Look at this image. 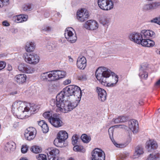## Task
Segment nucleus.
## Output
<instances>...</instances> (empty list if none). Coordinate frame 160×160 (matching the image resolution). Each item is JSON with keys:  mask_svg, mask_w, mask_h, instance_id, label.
Listing matches in <instances>:
<instances>
[{"mask_svg": "<svg viewBox=\"0 0 160 160\" xmlns=\"http://www.w3.org/2000/svg\"><path fill=\"white\" fill-rule=\"evenodd\" d=\"M82 91L79 87L75 85H70L64 88L58 94V105L68 106L63 111L72 110L77 107L82 97Z\"/></svg>", "mask_w": 160, "mask_h": 160, "instance_id": "1", "label": "nucleus"}, {"mask_svg": "<svg viewBox=\"0 0 160 160\" xmlns=\"http://www.w3.org/2000/svg\"><path fill=\"white\" fill-rule=\"evenodd\" d=\"M21 101L14 102L12 106V112L13 115L18 118L23 119L28 117L29 114H34L37 112L38 106L33 103L28 104Z\"/></svg>", "mask_w": 160, "mask_h": 160, "instance_id": "2", "label": "nucleus"}, {"mask_svg": "<svg viewBox=\"0 0 160 160\" xmlns=\"http://www.w3.org/2000/svg\"><path fill=\"white\" fill-rule=\"evenodd\" d=\"M96 78L103 85L113 87L118 81V76L109 69L104 67H99L95 72Z\"/></svg>", "mask_w": 160, "mask_h": 160, "instance_id": "3", "label": "nucleus"}, {"mask_svg": "<svg viewBox=\"0 0 160 160\" xmlns=\"http://www.w3.org/2000/svg\"><path fill=\"white\" fill-rule=\"evenodd\" d=\"M22 57L25 62L30 64L36 65L40 61L39 57L34 53L25 52Z\"/></svg>", "mask_w": 160, "mask_h": 160, "instance_id": "4", "label": "nucleus"}, {"mask_svg": "<svg viewBox=\"0 0 160 160\" xmlns=\"http://www.w3.org/2000/svg\"><path fill=\"white\" fill-rule=\"evenodd\" d=\"M98 4L99 8L104 11H109L114 7L113 2L112 0H98Z\"/></svg>", "mask_w": 160, "mask_h": 160, "instance_id": "5", "label": "nucleus"}, {"mask_svg": "<svg viewBox=\"0 0 160 160\" xmlns=\"http://www.w3.org/2000/svg\"><path fill=\"white\" fill-rule=\"evenodd\" d=\"M64 35L67 41L71 43L75 42L77 39L75 32L71 27L66 28L65 31Z\"/></svg>", "mask_w": 160, "mask_h": 160, "instance_id": "6", "label": "nucleus"}, {"mask_svg": "<svg viewBox=\"0 0 160 160\" xmlns=\"http://www.w3.org/2000/svg\"><path fill=\"white\" fill-rule=\"evenodd\" d=\"M92 160H105L104 152L99 148H95L92 152Z\"/></svg>", "mask_w": 160, "mask_h": 160, "instance_id": "7", "label": "nucleus"}, {"mask_svg": "<svg viewBox=\"0 0 160 160\" xmlns=\"http://www.w3.org/2000/svg\"><path fill=\"white\" fill-rule=\"evenodd\" d=\"M77 18L81 22H84L87 20L89 16L88 11L85 8H82L77 12Z\"/></svg>", "mask_w": 160, "mask_h": 160, "instance_id": "8", "label": "nucleus"}, {"mask_svg": "<svg viewBox=\"0 0 160 160\" xmlns=\"http://www.w3.org/2000/svg\"><path fill=\"white\" fill-rule=\"evenodd\" d=\"M18 69L20 71L27 73H32L35 71V68L24 63L20 64L18 66Z\"/></svg>", "mask_w": 160, "mask_h": 160, "instance_id": "9", "label": "nucleus"}, {"mask_svg": "<svg viewBox=\"0 0 160 160\" xmlns=\"http://www.w3.org/2000/svg\"><path fill=\"white\" fill-rule=\"evenodd\" d=\"M84 27L86 29L93 31L98 28V24L96 21L90 20L87 21L84 23Z\"/></svg>", "mask_w": 160, "mask_h": 160, "instance_id": "10", "label": "nucleus"}, {"mask_svg": "<svg viewBox=\"0 0 160 160\" xmlns=\"http://www.w3.org/2000/svg\"><path fill=\"white\" fill-rule=\"evenodd\" d=\"M49 122L55 127L58 128L62 125V122L58 115L56 113L53 114V116L49 120Z\"/></svg>", "mask_w": 160, "mask_h": 160, "instance_id": "11", "label": "nucleus"}, {"mask_svg": "<svg viewBox=\"0 0 160 160\" xmlns=\"http://www.w3.org/2000/svg\"><path fill=\"white\" fill-rule=\"evenodd\" d=\"M57 96L56 97V100L55 99H51L50 101V103L51 106L52 107L56 106L57 107V108L56 110V112H58L60 111L63 113H67L68 112L71 111L72 110H68V111H66V112L65 111H63V109H64L66 108H67L66 107L68 106L67 105H61V106H59L58 105V99L57 98ZM60 104L62 105L61 104Z\"/></svg>", "mask_w": 160, "mask_h": 160, "instance_id": "12", "label": "nucleus"}, {"mask_svg": "<svg viewBox=\"0 0 160 160\" xmlns=\"http://www.w3.org/2000/svg\"><path fill=\"white\" fill-rule=\"evenodd\" d=\"M36 134L35 128L32 127H29L25 131V137L27 140H30L34 138Z\"/></svg>", "mask_w": 160, "mask_h": 160, "instance_id": "13", "label": "nucleus"}, {"mask_svg": "<svg viewBox=\"0 0 160 160\" xmlns=\"http://www.w3.org/2000/svg\"><path fill=\"white\" fill-rule=\"evenodd\" d=\"M146 148L149 152H151L157 149L158 147L157 141L153 139H150L145 144Z\"/></svg>", "mask_w": 160, "mask_h": 160, "instance_id": "14", "label": "nucleus"}, {"mask_svg": "<svg viewBox=\"0 0 160 160\" xmlns=\"http://www.w3.org/2000/svg\"><path fill=\"white\" fill-rule=\"evenodd\" d=\"M129 38L131 41L138 44H140V43L141 42L140 41L142 38V36L141 33H140L134 32L129 34Z\"/></svg>", "mask_w": 160, "mask_h": 160, "instance_id": "15", "label": "nucleus"}, {"mask_svg": "<svg viewBox=\"0 0 160 160\" xmlns=\"http://www.w3.org/2000/svg\"><path fill=\"white\" fill-rule=\"evenodd\" d=\"M53 81L64 78L66 75V72L63 71L55 70L51 71Z\"/></svg>", "mask_w": 160, "mask_h": 160, "instance_id": "16", "label": "nucleus"}, {"mask_svg": "<svg viewBox=\"0 0 160 160\" xmlns=\"http://www.w3.org/2000/svg\"><path fill=\"white\" fill-rule=\"evenodd\" d=\"M87 61L86 58L82 56L79 57L77 60V65L80 69H84L86 66Z\"/></svg>", "mask_w": 160, "mask_h": 160, "instance_id": "17", "label": "nucleus"}, {"mask_svg": "<svg viewBox=\"0 0 160 160\" xmlns=\"http://www.w3.org/2000/svg\"><path fill=\"white\" fill-rule=\"evenodd\" d=\"M143 153V148L141 146H138L135 148L133 155L131 156L130 158L132 159L138 158Z\"/></svg>", "mask_w": 160, "mask_h": 160, "instance_id": "18", "label": "nucleus"}, {"mask_svg": "<svg viewBox=\"0 0 160 160\" xmlns=\"http://www.w3.org/2000/svg\"><path fill=\"white\" fill-rule=\"evenodd\" d=\"M128 127L133 133H137L138 130V122L134 119L131 120L128 122Z\"/></svg>", "mask_w": 160, "mask_h": 160, "instance_id": "19", "label": "nucleus"}, {"mask_svg": "<svg viewBox=\"0 0 160 160\" xmlns=\"http://www.w3.org/2000/svg\"><path fill=\"white\" fill-rule=\"evenodd\" d=\"M147 67L146 64L141 66L139 69V76L141 79H146L148 77V73L146 71Z\"/></svg>", "mask_w": 160, "mask_h": 160, "instance_id": "20", "label": "nucleus"}, {"mask_svg": "<svg viewBox=\"0 0 160 160\" xmlns=\"http://www.w3.org/2000/svg\"><path fill=\"white\" fill-rule=\"evenodd\" d=\"M97 91L98 96V98L102 102L104 101L107 97V93L106 91L101 88L97 87Z\"/></svg>", "mask_w": 160, "mask_h": 160, "instance_id": "21", "label": "nucleus"}, {"mask_svg": "<svg viewBox=\"0 0 160 160\" xmlns=\"http://www.w3.org/2000/svg\"><path fill=\"white\" fill-rule=\"evenodd\" d=\"M28 18V16L25 14H21L13 17L12 19L17 23L22 22L26 21Z\"/></svg>", "mask_w": 160, "mask_h": 160, "instance_id": "22", "label": "nucleus"}, {"mask_svg": "<svg viewBox=\"0 0 160 160\" xmlns=\"http://www.w3.org/2000/svg\"><path fill=\"white\" fill-rule=\"evenodd\" d=\"M52 76L51 71L42 73L41 75V79L44 81H52Z\"/></svg>", "mask_w": 160, "mask_h": 160, "instance_id": "23", "label": "nucleus"}, {"mask_svg": "<svg viewBox=\"0 0 160 160\" xmlns=\"http://www.w3.org/2000/svg\"><path fill=\"white\" fill-rule=\"evenodd\" d=\"M27 78L26 75L24 74L17 75L14 78L15 80L19 84H22L25 82Z\"/></svg>", "mask_w": 160, "mask_h": 160, "instance_id": "24", "label": "nucleus"}, {"mask_svg": "<svg viewBox=\"0 0 160 160\" xmlns=\"http://www.w3.org/2000/svg\"><path fill=\"white\" fill-rule=\"evenodd\" d=\"M35 46L36 45L34 42L28 41L26 43L25 49L27 52L29 53L34 50Z\"/></svg>", "mask_w": 160, "mask_h": 160, "instance_id": "25", "label": "nucleus"}, {"mask_svg": "<svg viewBox=\"0 0 160 160\" xmlns=\"http://www.w3.org/2000/svg\"><path fill=\"white\" fill-rule=\"evenodd\" d=\"M141 33L142 38H146L152 37L154 34V32L153 31L149 30H143L141 31Z\"/></svg>", "mask_w": 160, "mask_h": 160, "instance_id": "26", "label": "nucleus"}, {"mask_svg": "<svg viewBox=\"0 0 160 160\" xmlns=\"http://www.w3.org/2000/svg\"><path fill=\"white\" fill-rule=\"evenodd\" d=\"M16 148V144L12 141L8 142L5 145V149L8 152L14 151Z\"/></svg>", "mask_w": 160, "mask_h": 160, "instance_id": "27", "label": "nucleus"}, {"mask_svg": "<svg viewBox=\"0 0 160 160\" xmlns=\"http://www.w3.org/2000/svg\"><path fill=\"white\" fill-rule=\"evenodd\" d=\"M38 124L41 128L43 132L47 133L48 131V127L44 121L42 120L39 121Z\"/></svg>", "mask_w": 160, "mask_h": 160, "instance_id": "28", "label": "nucleus"}, {"mask_svg": "<svg viewBox=\"0 0 160 160\" xmlns=\"http://www.w3.org/2000/svg\"><path fill=\"white\" fill-rule=\"evenodd\" d=\"M65 141L62 138H59L58 137L55 138L54 141V144L55 146L58 147H63L65 146L64 142Z\"/></svg>", "mask_w": 160, "mask_h": 160, "instance_id": "29", "label": "nucleus"}, {"mask_svg": "<svg viewBox=\"0 0 160 160\" xmlns=\"http://www.w3.org/2000/svg\"><path fill=\"white\" fill-rule=\"evenodd\" d=\"M57 137L59 138H62L65 141L68 137V134L65 131L62 130L59 131L58 133Z\"/></svg>", "mask_w": 160, "mask_h": 160, "instance_id": "30", "label": "nucleus"}, {"mask_svg": "<svg viewBox=\"0 0 160 160\" xmlns=\"http://www.w3.org/2000/svg\"><path fill=\"white\" fill-rule=\"evenodd\" d=\"M59 151L58 149L56 148H52L49 152L50 155H48V156H49V158L55 157L59 153Z\"/></svg>", "mask_w": 160, "mask_h": 160, "instance_id": "31", "label": "nucleus"}, {"mask_svg": "<svg viewBox=\"0 0 160 160\" xmlns=\"http://www.w3.org/2000/svg\"><path fill=\"white\" fill-rule=\"evenodd\" d=\"M110 19L106 17L102 18L101 20V23L105 26H108L109 24Z\"/></svg>", "mask_w": 160, "mask_h": 160, "instance_id": "32", "label": "nucleus"}, {"mask_svg": "<svg viewBox=\"0 0 160 160\" xmlns=\"http://www.w3.org/2000/svg\"><path fill=\"white\" fill-rule=\"evenodd\" d=\"M74 151L84 153L85 152V149L83 146L81 145H75L73 148Z\"/></svg>", "mask_w": 160, "mask_h": 160, "instance_id": "33", "label": "nucleus"}, {"mask_svg": "<svg viewBox=\"0 0 160 160\" xmlns=\"http://www.w3.org/2000/svg\"><path fill=\"white\" fill-rule=\"evenodd\" d=\"M54 114L52 111H50L44 113L43 116L45 118L48 119L49 122L50 119L52 118Z\"/></svg>", "mask_w": 160, "mask_h": 160, "instance_id": "34", "label": "nucleus"}, {"mask_svg": "<svg viewBox=\"0 0 160 160\" xmlns=\"http://www.w3.org/2000/svg\"><path fill=\"white\" fill-rule=\"evenodd\" d=\"M81 139L83 142L85 143H88L91 140V137L86 134H82L81 136Z\"/></svg>", "mask_w": 160, "mask_h": 160, "instance_id": "35", "label": "nucleus"}, {"mask_svg": "<svg viewBox=\"0 0 160 160\" xmlns=\"http://www.w3.org/2000/svg\"><path fill=\"white\" fill-rule=\"evenodd\" d=\"M129 152H125L119 155L118 156V158L121 160H124L129 156Z\"/></svg>", "mask_w": 160, "mask_h": 160, "instance_id": "36", "label": "nucleus"}, {"mask_svg": "<svg viewBox=\"0 0 160 160\" xmlns=\"http://www.w3.org/2000/svg\"><path fill=\"white\" fill-rule=\"evenodd\" d=\"M30 150L34 153H38L40 152L42 150L38 146H35L31 148Z\"/></svg>", "mask_w": 160, "mask_h": 160, "instance_id": "37", "label": "nucleus"}, {"mask_svg": "<svg viewBox=\"0 0 160 160\" xmlns=\"http://www.w3.org/2000/svg\"><path fill=\"white\" fill-rule=\"evenodd\" d=\"M159 158L158 154H151L148 156L147 160H158Z\"/></svg>", "mask_w": 160, "mask_h": 160, "instance_id": "38", "label": "nucleus"}, {"mask_svg": "<svg viewBox=\"0 0 160 160\" xmlns=\"http://www.w3.org/2000/svg\"><path fill=\"white\" fill-rule=\"evenodd\" d=\"M22 10L25 11H29L32 9L31 5L30 4H26L24 5L22 7Z\"/></svg>", "mask_w": 160, "mask_h": 160, "instance_id": "39", "label": "nucleus"}, {"mask_svg": "<svg viewBox=\"0 0 160 160\" xmlns=\"http://www.w3.org/2000/svg\"><path fill=\"white\" fill-rule=\"evenodd\" d=\"M152 10L160 8V2H151Z\"/></svg>", "mask_w": 160, "mask_h": 160, "instance_id": "40", "label": "nucleus"}, {"mask_svg": "<svg viewBox=\"0 0 160 160\" xmlns=\"http://www.w3.org/2000/svg\"><path fill=\"white\" fill-rule=\"evenodd\" d=\"M41 30L42 32H49L51 31V28L48 26H43L41 28Z\"/></svg>", "mask_w": 160, "mask_h": 160, "instance_id": "41", "label": "nucleus"}, {"mask_svg": "<svg viewBox=\"0 0 160 160\" xmlns=\"http://www.w3.org/2000/svg\"><path fill=\"white\" fill-rule=\"evenodd\" d=\"M143 9L144 11H149L152 10L151 2L148 4L144 5L143 7Z\"/></svg>", "mask_w": 160, "mask_h": 160, "instance_id": "42", "label": "nucleus"}, {"mask_svg": "<svg viewBox=\"0 0 160 160\" xmlns=\"http://www.w3.org/2000/svg\"><path fill=\"white\" fill-rule=\"evenodd\" d=\"M79 139V137L78 135H74L72 138V143L73 145L77 144Z\"/></svg>", "mask_w": 160, "mask_h": 160, "instance_id": "43", "label": "nucleus"}, {"mask_svg": "<svg viewBox=\"0 0 160 160\" xmlns=\"http://www.w3.org/2000/svg\"><path fill=\"white\" fill-rule=\"evenodd\" d=\"M148 39H143V38L141 39L140 43V44H141L142 46L143 47H147V45H148Z\"/></svg>", "mask_w": 160, "mask_h": 160, "instance_id": "44", "label": "nucleus"}, {"mask_svg": "<svg viewBox=\"0 0 160 160\" xmlns=\"http://www.w3.org/2000/svg\"><path fill=\"white\" fill-rule=\"evenodd\" d=\"M38 160H47L46 156L42 154H39L36 156Z\"/></svg>", "mask_w": 160, "mask_h": 160, "instance_id": "45", "label": "nucleus"}, {"mask_svg": "<svg viewBox=\"0 0 160 160\" xmlns=\"http://www.w3.org/2000/svg\"><path fill=\"white\" fill-rule=\"evenodd\" d=\"M28 147L26 145H23L21 148V151L22 153H25L27 152L28 150Z\"/></svg>", "mask_w": 160, "mask_h": 160, "instance_id": "46", "label": "nucleus"}, {"mask_svg": "<svg viewBox=\"0 0 160 160\" xmlns=\"http://www.w3.org/2000/svg\"><path fill=\"white\" fill-rule=\"evenodd\" d=\"M148 45H147V47H152L154 45L155 42L149 39L148 41Z\"/></svg>", "mask_w": 160, "mask_h": 160, "instance_id": "47", "label": "nucleus"}, {"mask_svg": "<svg viewBox=\"0 0 160 160\" xmlns=\"http://www.w3.org/2000/svg\"><path fill=\"white\" fill-rule=\"evenodd\" d=\"M114 144L117 147L119 148H122L126 147V145L125 144H119L117 143L115 141H112Z\"/></svg>", "mask_w": 160, "mask_h": 160, "instance_id": "48", "label": "nucleus"}, {"mask_svg": "<svg viewBox=\"0 0 160 160\" xmlns=\"http://www.w3.org/2000/svg\"><path fill=\"white\" fill-rule=\"evenodd\" d=\"M113 128H110L108 130L109 134V135L110 138L112 141L113 138Z\"/></svg>", "mask_w": 160, "mask_h": 160, "instance_id": "49", "label": "nucleus"}, {"mask_svg": "<svg viewBox=\"0 0 160 160\" xmlns=\"http://www.w3.org/2000/svg\"><path fill=\"white\" fill-rule=\"evenodd\" d=\"M50 156H48V158L49 160H64V159L62 158H57L53 157L52 158H49Z\"/></svg>", "mask_w": 160, "mask_h": 160, "instance_id": "50", "label": "nucleus"}, {"mask_svg": "<svg viewBox=\"0 0 160 160\" xmlns=\"http://www.w3.org/2000/svg\"><path fill=\"white\" fill-rule=\"evenodd\" d=\"M150 22H151L157 23L159 25V22L158 18H156L151 20Z\"/></svg>", "mask_w": 160, "mask_h": 160, "instance_id": "51", "label": "nucleus"}, {"mask_svg": "<svg viewBox=\"0 0 160 160\" xmlns=\"http://www.w3.org/2000/svg\"><path fill=\"white\" fill-rule=\"evenodd\" d=\"M6 63L3 61L0 62V70L4 68L6 66Z\"/></svg>", "mask_w": 160, "mask_h": 160, "instance_id": "52", "label": "nucleus"}, {"mask_svg": "<svg viewBox=\"0 0 160 160\" xmlns=\"http://www.w3.org/2000/svg\"><path fill=\"white\" fill-rule=\"evenodd\" d=\"M121 122H124L127 120V118L124 116L119 117Z\"/></svg>", "mask_w": 160, "mask_h": 160, "instance_id": "53", "label": "nucleus"}, {"mask_svg": "<svg viewBox=\"0 0 160 160\" xmlns=\"http://www.w3.org/2000/svg\"><path fill=\"white\" fill-rule=\"evenodd\" d=\"M71 82V80L70 79H68L66 80L63 82V84L65 85H67L70 83Z\"/></svg>", "mask_w": 160, "mask_h": 160, "instance_id": "54", "label": "nucleus"}, {"mask_svg": "<svg viewBox=\"0 0 160 160\" xmlns=\"http://www.w3.org/2000/svg\"><path fill=\"white\" fill-rule=\"evenodd\" d=\"M113 120L115 123H118L121 122L119 117L118 118L116 119H113Z\"/></svg>", "mask_w": 160, "mask_h": 160, "instance_id": "55", "label": "nucleus"}, {"mask_svg": "<svg viewBox=\"0 0 160 160\" xmlns=\"http://www.w3.org/2000/svg\"><path fill=\"white\" fill-rule=\"evenodd\" d=\"M2 25L5 26H8L10 24L7 21H5L2 22Z\"/></svg>", "mask_w": 160, "mask_h": 160, "instance_id": "56", "label": "nucleus"}, {"mask_svg": "<svg viewBox=\"0 0 160 160\" xmlns=\"http://www.w3.org/2000/svg\"><path fill=\"white\" fill-rule=\"evenodd\" d=\"M5 3L2 0H0V8H2Z\"/></svg>", "mask_w": 160, "mask_h": 160, "instance_id": "57", "label": "nucleus"}, {"mask_svg": "<svg viewBox=\"0 0 160 160\" xmlns=\"http://www.w3.org/2000/svg\"><path fill=\"white\" fill-rule=\"evenodd\" d=\"M155 86L157 87L160 86V79L155 84Z\"/></svg>", "mask_w": 160, "mask_h": 160, "instance_id": "58", "label": "nucleus"}, {"mask_svg": "<svg viewBox=\"0 0 160 160\" xmlns=\"http://www.w3.org/2000/svg\"><path fill=\"white\" fill-rule=\"evenodd\" d=\"M68 58L69 62L71 63H72L73 61V59L69 56L68 57Z\"/></svg>", "mask_w": 160, "mask_h": 160, "instance_id": "59", "label": "nucleus"}, {"mask_svg": "<svg viewBox=\"0 0 160 160\" xmlns=\"http://www.w3.org/2000/svg\"><path fill=\"white\" fill-rule=\"evenodd\" d=\"M8 70L9 71H10L12 69V67L11 66H8Z\"/></svg>", "mask_w": 160, "mask_h": 160, "instance_id": "60", "label": "nucleus"}, {"mask_svg": "<svg viewBox=\"0 0 160 160\" xmlns=\"http://www.w3.org/2000/svg\"><path fill=\"white\" fill-rule=\"evenodd\" d=\"M83 77L82 76H81L78 77V79L80 80L83 79Z\"/></svg>", "mask_w": 160, "mask_h": 160, "instance_id": "61", "label": "nucleus"}, {"mask_svg": "<svg viewBox=\"0 0 160 160\" xmlns=\"http://www.w3.org/2000/svg\"><path fill=\"white\" fill-rule=\"evenodd\" d=\"M121 128H124L126 129L127 128V126H124V125H122Z\"/></svg>", "mask_w": 160, "mask_h": 160, "instance_id": "62", "label": "nucleus"}, {"mask_svg": "<svg viewBox=\"0 0 160 160\" xmlns=\"http://www.w3.org/2000/svg\"><path fill=\"white\" fill-rule=\"evenodd\" d=\"M158 18L159 20V25H160V16L159 17H158Z\"/></svg>", "mask_w": 160, "mask_h": 160, "instance_id": "63", "label": "nucleus"}, {"mask_svg": "<svg viewBox=\"0 0 160 160\" xmlns=\"http://www.w3.org/2000/svg\"><path fill=\"white\" fill-rule=\"evenodd\" d=\"M49 50H51L52 49V47L49 48Z\"/></svg>", "mask_w": 160, "mask_h": 160, "instance_id": "64", "label": "nucleus"}]
</instances>
